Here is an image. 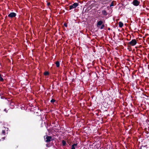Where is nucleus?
<instances>
[{
	"instance_id": "1",
	"label": "nucleus",
	"mask_w": 149,
	"mask_h": 149,
	"mask_svg": "<svg viewBox=\"0 0 149 149\" xmlns=\"http://www.w3.org/2000/svg\"><path fill=\"white\" fill-rule=\"evenodd\" d=\"M137 43V42L136 40L133 39L129 42V44L132 46H134Z\"/></svg>"
},
{
	"instance_id": "2",
	"label": "nucleus",
	"mask_w": 149,
	"mask_h": 149,
	"mask_svg": "<svg viewBox=\"0 0 149 149\" xmlns=\"http://www.w3.org/2000/svg\"><path fill=\"white\" fill-rule=\"evenodd\" d=\"M78 5V3H74L72 5L70 6L69 9L70 10H71L73 8H75Z\"/></svg>"
},
{
	"instance_id": "3",
	"label": "nucleus",
	"mask_w": 149,
	"mask_h": 149,
	"mask_svg": "<svg viewBox=\"0 0 149 149\" xmlns=\"http://www.w3.org/2000/svg\"><path fill=\"white\" fill-rule=\"evenodd\" d=\"M132 3L134 6H137L139 5V2L137 0H134L133 1Z\"/></svg>"
},
{
	"instance_id": "4",
	"label": "nucleus",
	"mask_w": 149,
	"mask_h": 149,
	"mask_svg": "<svg viewBox=\"0 0 149 149\" xmlns=\"http://www.w3.org/2000/svg\"><path fill=\"white\" fill-rule=\"evenodd\" d=\"M52 139V137L50 136H47L45 139V141L47 142H50Z\"/></svg>"
},
{
	"instance_id": "5",
	"label": "nucleus",
	"mask_w": 149,
	"mask_h": 149,
	"mask_svg": "<svg viewBox=\"0 0 149 149\" xmlns=\"http://www.w3.org/2000/svg\"><path fill=\"white\" fill-rule=\"evenodd\" d=\"M16 15V14L15 13L12 12L9 15H8V17H15Z\"/></svg>"
},
{
	"instance_id": "6",
	"label": "nucleus",
	"mask_w": 149,
	"mask_h": 149,
	"mask_svg": "<svg viewBox=\"0 0 149 149\" xmlns=\"http://www.w3.org/2000/svg\"><path fill=\"white\" fill-rule=\"evenodd\" d=\"M102 14L106 16L107 15V13L106 11L104 10H103L102 11Z\"/></svg>"
},
{
	"instance_id": "7",
	"label": "nucleus",
	"mask_w": 149,
	"mask_h": 149,
	"mask_svg": "<svg viewBox=\"0 0 149 149\" xmlns=\"http://www.w3.org/2000/svg\"><path fill=\"white\" fill-rule=\"evenodd\" d=\"M103 23L102 22V21H100L97 22V26L98 27L99 26L101 25Z\"/></svg>"
},
{
	"instance_id": "8",
	"label": "nucleus",
	"mask_w": 149,
	"mask_h": 149,
	"mask_svg": "<svg viewBox=\"0 0 149 149\" xmlns=\"http://www.w3.org/2000/svg\"><path fill=\"white\" fill-rule=\"evenodd\" d=\"M77 145V144H73L72 146V149H75V147H76Z\"/></svg>"
},
{
	"instance_id": "9",
	"label": "nucleus",
	"mask_w": 149,
	"mask_h": 149,
	"mask_svg": "<svg viewBox=\"0 0 149 149\" xmlns=\"http://www.w3.org/2000/svg\"><path fill=\"white\" fill-rule=\"evenodd\" d=\"M118 24H119V26L120 27H122L123 26V24L121 22H119L118 23Z\"/></svg>"
},
{
	"instance_id": "10",
	"label": "nucleus",
	"mask_w": 149,
	"mask_h": 149,
	"mask_svg": "<svg viewBox=\"0 0 149 149\" xmlns=\"http://www.w3.org/2000/svg\"><path fill=\"white\" fill-rule=\"evenodd\" d=\"M3 81V76L0 74V81Z\"/></svg>"
},
{
	"instance_id": "11",
	"label": "nucleus",
	"mask_w": 149,
	"mask_h": 149,
	"mask_svg": "<svg viewBox=\"0 0 149 149\" xmlns=\"http://www.w3.org/2000/svg\"><path fill=\"white\" fill-rule=\"evenodd\" d=\"M55 64H56V66L57 67H59V66L60 63H59V62L56 61V62Z\"/></svg>"
},
{
	"instance_id": "12",
	"label": "nucleus",
	"mask_w": 149,
	"mask_h": 149,
	"mask_svg": "<svg viewBox=\"0 0 149 149\" xmlns=\"http://www.w3.org/2000/svg\"><path fill=\"white\" fill-rule=\"evenodd\" d=\"M62 145L63 146H65L66 144L65 141L64 140H62Z\"/></svg>"
},
{
	"instance_id": "13",
	"label": "nucleus",
	"mask_w": 149,
	"mask_h": 149,
	"mask_svg": "<svg viewBox=\"0 0 149 149\" xmlns=\"http://www.w3.org/2000/svg\"><path fill=\"white\" fill-rule=\"evenodd\" d=\"M49 74V73L48 72H45L44 73V74L45 75H48Z\"/></svg>"
},
{
	"instance_id": "14",
	"label": "nucleus",
	"mask_w": 149,
	"mask_h": 149,
	"mask_svg": "<svg viewBox=\"0 0 149 149\" xmlns=\"http://www.w3.org/2000/svg\"><path fill=\"white\" fill-rule=\"evenodd\" d=\"M55 100H54L52 99L51 100V102H55Z\"/></svg>"
},
{
	"instance_id": "15",
	"label": "nucleus",
	"mask_w": 149,
	"mask_h": 149,
	"mask_svg": "<svg viewBox=\"0 0 149 149\" xmlns=\"http://www.w3.org/2000/svg\"><path fill=\"white\" fill-rule=\"evenodd\" d=\"M2 133L3 134H5V131L4 130H3L2 132Z\"/></svg>"
},
{
	"instance_id": "16",
	"label": "nucleus",
	"mask_w": 149,
	"mask_h": 149,
	"mask_svg": "<svg viewBox=\"0 0 149 149\" xmlns=\"http://www.w3.org/2000/svg\"><path fill=\"white\" fill-rule=\"evenodd\" d=\"M113 6V2H112L111 3V5H110V6L111 7V6Z\"/></svg>"
},
{
	"instance_id": "17",
	"label": "nucleus",
	"mask_w": 149,
	"mask_h": 149,
	"mask_svg": "<svg viewBox=\"0 0 149 149\" xmlns=\"http://www.w3.org/2000/svg\"><path fill=\"white\" fill-rule=\"evenodd\" d=\"M104 27V25H102V26L101 27L100 29H103Z\"/></svg>"
},
{
	"instance_id": "18",
	"label": "nucleus",
	"mask_w": 149,
	"mask_h": 149,
	"mask_svg": "<svg viewBox=\"0 0 149 149\" xmlns=\"http://www.w3.org/2000/svg\"><path fill=\"white\" fill-rule=\"evenodd\" d=\"M64 25L65 26V27H67V25L66 24H65H65H64Z\"/></svg>"
},
{
	"instance_id": "19",
	"label": "nucleus",
	"mask_w": 149,
	"mask_h": 149,
	"mask_svg": "<svg viewBox=\"0 0 149 149\" xmlns=\"http://www.w3.org/2000/svg\"><path fill=\"white\" fill-rule=\"evenodd\" d=\"M2 140L3 141L5 139V137H4L2 138Z\"/></svg>"
},
{
	"instance_id": "20",
	"label": "nucleus",
	"mask_w": 149,
	"mask_h": 149,
	"mask_svg": "<svg viewBox=\"0 0 149 149\" xmlns=\"http://www.w3.org/2000/svg\"><path fill=\"white\" fill-rule=\"evenodd\" d=\"M4 111L6 112V113L7 112V111L6 110V109H4Z\"/></svg>"
},
{
	"instance_id": "21",
	"label": "nucleus",
	"mask_w": 149,
	"mask_h": 149,
	"mask_svg": "<svg viewBox=\"0 0 149 149\" xmlns=\"http://www.w3.org/2000/svg\"><path fill=\"white\" fill-rule=\"evenodd\" d=\"M139 149H142V148H139Z\"/></svg>"
}]
</instances>
